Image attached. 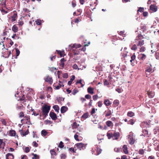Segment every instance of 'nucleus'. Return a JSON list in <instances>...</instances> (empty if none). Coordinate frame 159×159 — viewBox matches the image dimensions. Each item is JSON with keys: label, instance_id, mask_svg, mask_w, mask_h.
I'll list each match as a JSON object with an SVG mask.
<instances>
[{"label": "nucleus", "instance_id": "53", "mask_svg": "<svg viewBox=\"0 0 159 159\" xmlns=\"http://www.w3.org/2000/svg\"><path fill=\"white\" fill-rule=\"evenodd\" d=\"M116 90L119 93H121V90L120 88H118L116 89Z\"/></svg>", "mask_w": 159, "mask_h": 159}, {"label": "nucleus", "instance_id": "19", "mask_svg": "<svg viewBox=\"0 0 159 159\" xmlns=\"http://www.w3.org/2000/svg\"><path fill=\"white\" fill-rule=\"evenodd\" d=\"M87 90L88 92L91 94H93L94 93L93 89L91 87H89L88 88Z\"/></svg>", "mask_w": 159, "mask_h": 159}, {"label": "nucleus", "instance_id": "33", "mask_svg": "<svg viewBox=\"0 0 159 159\" xmlns=\"http://www.w3.org/2000/svg\"><path fill=\"white\" fill-rule=\"evenodd\" d=\"M50 153L52 156L53 157L54 156L56 155V152L54 150H50Z\"/></svg>", "mask_w": 159, "mask_h": 159}, {"label": "nucleus", "instance_id": "8", "mask_svg": "<svg viewBox=\"0 0 159 159\" xmlns=\"http://www.w3.org/2000/svg\"><path fill=\"white\" fill-rule=\"evenodd\" d=\"M44 80L46 82L49 83L50 84H52V78L48 75L46 77L44 78Z\"/></svg>", "mask_w": 159, "mask_h": 159}, {"label": "nucleus", "instance_id": "63", "mask_svg": "<svg viewBox=\"0 0 159 159\" xmlns=\"http://www.w3.org/2000/svg\"><path fill=\"white\" fill-rule=\"evenodd\" d=\"M60 55L61 57H64V56L65 55L64 51L61 52V53Z\"/></svg>", "mask_w": 159, "mask_h": 159}, {"label": "nucleus", "instance_id": "47", "mask_svg": "<svg viewBox=\"0 0 159 159\" xmlns=\"http://www.w3.org/2000/svg\"><path fill=\"white\" fill-rule=\"evenodd\" d=\"M93 99L94 100H96L98 98V96L97 95H94L93 97Z\"/></svg>", "mask_w": 159, "mask_h": 159}, {"label": "nucleus", "instance_id": "32", "mask_svg": "<svg viewBox=\"0 0 159 159\" xmlns=\"http://www.w3.org/2000/svg\"><path fill=\"white\" fill-rule=\"evenodd\" d=\"M89 116V114L87 113L84 114L82 116V118L84 119H85L87 118Z\"/></svg>", "mask_w": 159, "mask_h": 159}, {"label": "nucleus", "instance_id": "64", "mask_svg": "<svg viewBox=\"0 0 159 159\" xmlns=\"http://www.w3.org/2000/svg\"><path fill=\"white\" fill-rule=\"evenodd\" d=\"M121 159H127V157L126 155H123L122 156Z\"/></svg>", "mask_w": 159, "mask_h": 159}, {"label": "nucleus", "instance_id": "40", "mask_svg": "<svg viewBox=\"0 0 159 159\" xmlns=\"http://www.w3.org/2000/svg\"><path fill=\"white\" fill-rule=\"evenodd\" d=\"M19 116L21 118L24 117V113L23 112H21L19 113Z\"/></svg>", "mask_w": 159, "mask_h": 159}, {"label": "nucleus", "instance_id": "14", "mask_svg": "<svg viewBox=\"0 0 159 159\" xmlns=\"http://www.w3.org/2000/svg\"><path fill=\"white\" fill-rule=\"evenodd\" d=\"M136 58V56L135 55V53H134L133 55H132L131 57V59L130 60V62L131 63V64L132 65H134L133 64L134 63L133 62V61H134V60H135Z\"/></svg>", "mask_w": 159, "mask_h": 159}, {"label": "nucleus", "instance_id": "51", "mask_svg": "<svg viewBox=\"0 0 159 159\" xmlns=\"http://www.w3.org/2000/svg\"><path fill=\"white\" fill-rule=\"evenodd\" d=\"M29 151L30 149L28 147H26L25 149V152L26 153H28L29 152Z\"/></svg>", "mask_w": 159, "mask_h": 159}, {"label": "nucleus", "instance_id": "31", "mask_svg": "<svg viewBox=\"0 0 159 159\" xmlns=\"http://www.w3.org/2000/svg\"><path fill=\"white\" fill-rule=\"evenodd\" d=\"M5 143L2 139H0V148H3Z\"/></svg>", "mask_w": 159, "mask_h": 159}, {"label": "nucleus", "instance_id": "46", "mask_svg": "<svg viewBox=\"0 0 159 159\" xmlns=\"http://www.w3.org/2000/svg\"><path fill=\"white\" fill-rule=\"evenodd\" d=\"M59 147L61 148H63L64 147V145L63 144V143L61 141L59 144Z\"/></svg>", "mask_w": 159, "mask_h": 159}, {"label": "nucleus", "instance_id": "38", "mask_svg": "<svg viewBox=\"0 0 159 159\" xmlns=\"http://www.w3.org/2000/svg\"><path fill=\"white\" fill-rule=\"evenodd\" d=\"M134 124V120L132 119H130L129 121L128 124L133 125Z\"/></svg>", "mask_w": 159, "mask_h": 159}, {"label": "nucleus", "instance_id": "13", "mask_svg": "<svg viewBox=\"0 0 159 159\" xmlns=\"http://www.w3.org/2000/svg\"><path fill=\"white\" fill-rule=\"evenodd\" d=\"M6 159H13L14 156L13 155L10 153H7L6 155Z\"/></svg>", "mask_w": 159, "mask_h": 159}, {"label": "nucleus", "instance_id": "49", "mask_svg": "<svg viewBox=\"0 0 159 159\" xmlns=\"http://www.w3.org/2000/svg\"><path fill=\"white\" fill-rule=\"evenodd\" d=\"M78 135L77 134H75L74 135V138L75 139L78 141H79V139H78Z\"/></svg>", "mask_w": 159, "mask_h": 159}, {"label": "nucleus", "instance_id": "48", "mask_svg": "<svg viewBox=\"0 0 159 159\" xmlns=\"http://www.w3.org/2000/svg\"><path fill=\"white\" fill-rule=\"evenodd\" d=\"M104 85H107L109 84L108 82L106 80H105L104 82Z\"/></svg>", "mask_w": 159, "mask_h": 159}, {"label": "nucleus", "instance_id": "17", "mask_svg": "<svg viewBox=\"0 0 159 159\" xmlns=\"http://www.w3.org/2000/svg\"><path fill=\"white\" fill-rule=\"evenodd\" d=\"M75 79V76L73 75H72L71 76V79L69 81L68 83V85H70L71 84L72 81L74 80Z\"/></svg>", "mask_w": 159, "mask_h": 159}, {"label": "nucleus", "instance_id": "12", "mask_svg": "<svg viewBox=\"0 0 159 159\" xmlns=\"http://www.w3.org/2000/svg\"><path fill=\"white\" fill-rule=\"evenodd\" d=\"M66 61V60L63 58L61 59L60 63V66L61 67V69H63L64 68L65 65L64 62Z\"/></svg>", "mask_w": 159, "mask_h": 159}, {"label": "nucleus", "instance_id": "37", "mask_svg": "<svg viewBox=\"0 0 159 159\" xmlns=\"http://www.w3.org/2000/svg\"><path fill=\"white\" fill-rule=\"evenodd\" d=\"M82 82V80H78L76 82V84H80L81 85V87H83L84 86V84H83L81 82Z\"/></svg>", "mask_w": 159, "mask_h": 159}, {"label": "nucleus", "instance_id": "23", "mask_svg": "<svg viewBox=\"0 0 159 159\" xmlns=\"http://www.w3.org/2000/svg\"><path fill=\"white\" fill-rule=\"evenodd\" d=\"M9 134L11 136H15L16 135L15 131L14 130H10L9 132Z\"/></svg>", "mask_w": 159, "mask_h": 159}, {"label": "nucleus", "instance_id": "58", "mask_svg": "<svg viewBox=\"0 0 159 159\" xmlns=\"http://www.w3.org/2000/svg\"><path fill=\"white\" fill-rule=\"evenodd\" d=\"M77 11V12H79V14H76V12H74L73 13V15L75 16V15H76V16H78V15H79L80 14V11Z\"/></svg>", "mask_w": 159, "mask_h": 159}, {"label": "nucleus", "instance_id": "5", "mask_svg": "<svg viewBox=\"0 0 159 159\" xmlns=\"http://www.w3.org/2000/svg\"><path fill=\"white\" fill-rule=\"evenodd\" d=\"M145 73L147 75H149L153 72V70L152 69V65L149 64V66H147L145 71Z\"/></svg>", "mask_w": 159, "mask_h": 159}, {"label": "nucleus", "instance_id": "29", "mask_svg": "<svg viewBox=\"0 0 159 159\" xmlns=\"http://www.w3.org/2000/svg\"><path fill=\"white\" fill-rule=\"evenodd\" d=\"M139 47H141L139 50L140 52H144L145 51L146 48L145 47H143V46H139Z\"/></svg>", "mask_w": 159, "mask_h": 159}, {"label": "nucleus", "instance_id": "18", "mask_svg": "<svg viewBox=\"0 0 159 159\" xmlns=\"http://www.w3.org/2000/svg\"><path fill=\"white\" fill-rule=\"evenodd\" d=\"M127 116L130 117H132L134 116V113L132 111H129L128 112Z\"/></svg>", "mask_w": 159, "mask_h": 159}, {"label": "nucleus", "instance_id": "61", "mask_svg": "<svg viewBox=\"0 0 159 159\" xmlns=\"http://www.w3.org/2000/svg\"><path fill=\"white\" fill-rule=\"evenodd\" d=\"M61 87V84H59L56 87V88L57 89H59Z\"/></svg>", "mask_w": 159, "mask_h": 159}, {"label": "nucleus", "instance_id": "11", "mask_svg": "<svg viewBox=\"0 0 159 159\" xmlns=\"http://www.w3.org/2000/svg\"><path fill=\"white\" fill-rule=\"evenodd\" d=\"M127 146L126 145H124L122 148L125 154H127L129 153Z\"/></svg>", "mask_w": 159, "mask_h": 159}, {"label": "nucleus", "instance_id": "7", "mask_svg": "<svg viewBox=\"0 0 159 159\" xmlns=\"http://www.w3.org/2000/svg\"><path fill=\"white\" fill-rule=\"evenodd\" d=\"M77 147L80 150L82 149H84L85 148V146L84 145V144L82 143H79L76 144V145Z\"/></svg>", "mask_w": 159, "mask_h": 159}, {"label": "nucleus", "instance_id": "42", "mask_svg": "<svg viewBox=\"0 0 159 159\" xmlns=\"http://www.w3.org/2000/svg\"><path fill=\"white\" fill-rule=\"evenodd\" d=\"M2 123L4 125H6L7 123L5 120L4 119H2L1 120Z\"/></svg>", "mask_w": 159, "mask_h": 159}, {"label": "nucleus", "instance_id": "20", "mask_svg": "<svg viewBox=\"0 0 159 159\" xmlns=\"http://www.w3.org/2000/svg\"><path fill=\"white\" fill-rule=\"evenodd\" d=\"M12 30L14 32H16L18 31V28L16 25H14L12 27Z\"/></svg>", "mask_w": 159, "mask_h": 159}, {"label": "nucleus", "instance_id": "3", "mask_svg": "<svg viewBox=\"0 0 159 159\" xmlns=\"http://www.w3.org/2000/svg\"><path fill=\"white\" fill-rule=\"evenodd\" d=\"M134 134L133 133H130L128 135V139L129 143L131 145L134 144L135 140L134 139Z\"/></svg>", "mask_w": 159, "mask_h": 159}, {"label": "nucleus", "instance_id": "55", "mask_svg": "<svg viewBox=\"0 0 159 159\" xmlns=\"http://www.w3.org/2000/svg\"><path fill=\"white\" fill-rule=\"evenodd\" d=\"M24 117L27 120H29L30 119V116L28 115H26Z\"/></svg>", "mask_w": 159, "mask_h": 159}, {"label": "nucleus", "instance_id": "10", "mask_svg": "<svg viewBox=\"0 0 159 159\" xmlns=\"http://www.w3.org/2000/svg\"><path fill=\"white\" fill-rule=\"evenodd\" d=\"M139 58L140 60L143 61L146 58V55L143 53H141L139 55Z\"/></svg>", "mask_w": 159, "mask_h": 159}, {"label": "nucleus", "instance_id": "9", "mask_svg": "<svg viewBox=\"0 0 159 159\" xmlns=\"http://www.w3.org/2000/svg\"><path fill=\"white\" fill-rule=\"evenodd\" d=\"M49 116L53 120H55L57 118L56 114L54 112H50L49 114Z\"/></svg>", "mask_w": 159, "mask_h": 159}, {"label": "nucleus", "instance_id": "52", "mask_svg": "<svg viewBox=\"0 0 159 159\" xmlns=\"http://www.w3.org/2000/svg\"><path fill=\"white\" fill-rule=\"evenodd\" d=\"M63 77L64 78H67L68 77V75L67 73H65L63 74Z\"/></svg>", "mask_w": 159, "mask_h": 159}, {"label": "nucleus", "instance_id": "56", "mask_svg": "<svg viewBox=\"0 0 159 159\" xmlns=\"http://www.w3.org/2000/svg\"><path fill=\"white\" fill-rule=\"evenodd\" d=\"M85 98L87 99H89L91 98V96L89 94H87L85 96Z\"/></svg>", "mask_w": 159, "mask_h": 159}, {"label": "nucleus", "instance_id": "36", "mask_svg": "<svg viewBox=\"0 0 159 159\" xmlns=\"http://www.w3.org/2000/svg\"><path fill=\"white\" fill-rule=\"evenodd\" d=\"M144 152V151L143 149H140L139 150V153L140 155H143Z\"/></svg>", "mask_w": 159, "mask_h": 159}, {"label": "nucleus", "instance_id": "45", "mask_svg": "<svg viewBox=\"0 0 159 159\" xmlns=\"http://www.w3.org/2000/svg\"><path fill=\"white\" fill-rule=\"evenodd\" d=\"M77 126H78V125H77V124L75 122L73 123V128H76V127H77Z\"/></svg>", "mask_w": 159, "mask_h": 159}, {"label": "nucleus", "instance_id": "62", "mask_svg": "<svg viewBox=\"0 0 159 159\" xmlns=\"http://www.w3.org/2000/svg\"><path fill=\"white\" fill-rule=\"evenodd\" d=\"M69 150L70 151L73 152H75V149L73 148H69Z\"/></svg>", "mask_w": 159, "mask_h": 159}, {"label": "nucleus", "instance_id": "2", "mask_svg": "<svg viewBox=\"0 0 159 159\" xmlns=\"http://www.w3.org/2000/svg\"><path fill=\"white\" fill-rule=\"evenodd\" d=\"M50 109V106L47 105H44L42 108L43 114L45 116H47Z\"/></svg>", "mask_w": 159, "mask_h": 159}, {"label": "nucleus", "instance_id": "30", "mask_svg": "<svg viewBox=\"0 0 159 159\" xmlns=\"http://www.w3.org/2000/svg\"><path fill=\"white\" fill-rule=\"evenodd\" d=\"M81 46V45L80 44H74L72 45V47L73 48H77L80 47Z\"/></svg>", "mask_w": 159, "mask_h": 159}, {"label": "nucleus", "instance_id": "54", "mask_svg": "<svg viewBox=\"0 0 159 159\" xmlns=\"http://www.w3.org/2000/svg\"><path fill=\"white\" fill-rule=\"evenodd\" d=\"M157 147L155 148V149L156 151H159V143L156 146Z\"/></svg>", "mask_w": 159, "mask_h": 159}, {"label": "nucleus", "instance_id": "43", "mask_svg": "<svg viewBox=\"0 0 159 159\" xmlns=\"http://www.w3.org/2000/svg\"><path fill=\"white\" fill-rule=\"evenodd\" d=\"M102 150L101 149L98 148H97V152H98V155L100 154L102 152Z\"/></svg>", "mask_w": 159, "mask_h": 159}, {"label": "nucleus", "instance_id": "44", "mask_svg": "<svg viewBox=\"0 0 159 159\" xmlns=\"http://www.w3.org/2000/svg\"><path fill=\"white\" fill-rule=\"evenodd\" d=\"M16 57H17L19 55L20 53V52L19 50L17 48H16Z\"/></svg>", "mask_w": 159, "mask_h": 159}, {"label": "nucleus", "instance_id": "27", "mask_svg": "<svg viewBox=\"0 0 159 159\" xmlns=\"http://www.w3.org/2000/svg\"><path fill=\"white\" fill-rule=\"evenodd\" d=\"M149 124L150 123H149V122L148 123L146 122H143L141 123V125L143 126L144 125H145V126L146 127H148L149 126Z\"/></svg>", "mask_w": 159, "mask_h": 159}, {"label": "nucleus", "instance_id": "6", "mask_svg": "<svg viewBox=\"0 0 159 159\" xmlns=\"http://www.w3.org/2000/svg\"><path fill=\"white\" fill-rule=\"evenodd\" d=\"M147 94L149 98H152L155 95V93L154 91L148 90L147 91Z\"/></svg>", "mask_w": 159, "mask_h": 159}, {"label": "nucleus", "instance_id": "39", "mask_svg": "<svg viewBox=\"0 0 159 159\" xmlns=\"http://www.w3.org/2000/svg\"><path fill=\"white\" fill-rule=\"evenodd\" d=\"M72 5L73 7H75L76 6V1L75 0H73L72 2Z\"/></svg>", "mask_w": 159, "mask_h": 159}, {"label": "nucleus", "instance_id": "22", "mask_svg": "<svg viewBox=\"0 0 159 159\" xmlns=\"http://www.w3.org/2000/svg\"><path fill=\"white\" fill-rule=\"evenodd\" d=\"M17 13L14 11L13 12V15L11 16L13 21H15L16 20V18L17 17Z\"/></svg>", "mask_w": 159, "mask_h": 159}, {"label": "nucleus", "instance_id": "35", "mask_svg": "<svg viewBox=\"0 0 159 159\" xmlns=\"http://www.w3.org/2000/svg\"><path fill=\"white\" fill-rule=\"evenodd\" d=\"M41 134L44 136H46L47 134V132L44 130H42Z\"/></svg>", "mask_w": 159, "mask_h": 159}, {"label": "nucleus", "instance_id": "28", "mask_svg": "<svg viewBox=\"0 0 159 159\" xmlns=\"http://www.w3.org/2000/svg\"><path fill=\"white\" fill-rule=\"evenodd\" d=\"M53 108L56 111L58 112L59 108V107L57 105H56L54 106L53 107Z\"/></svg>", "mask_w": 159, "mask_h": 159}, {"label": "nucleus", "instance_id": "16", "mask_svg": "<svg viewBox=\"0 0 159 159\" xmlns=\"http://www.w3.org/2000/svg\"><path fill=\"white\" fill-rule=\"evenodd\" d=\"M157 6L154 4H151L150 7V10H157Z\"/></svg>", "mask_w": 159, "mask_h": 159}, {"label": "nucleus", "instance_id": "60", "mask_svg": "<svg viewBox=\"0 0 159 159\" xmlns=\"http://www.w3.org/2000/svg\"><path fill=\"white\" fill-rule=\"evenodd\" d=\"M33 145L34 146L37 147L38 146V144L36 143V142L34 141L33 143Z\"/></svg>", "mask_w": 159, "mask_h": 159}, {"label": "nucleus", "instance_id": "25", "mask_svg": "<svg viewBox=\"0 0 159 159\" xmlns=\"http://www.w3.org/2000/svg\"><path fill=\"white\" fill-rule=\"evenodd\" d=\"M104 103L106 106H109V101L108 99H105L104 100Z\"/></svg>", "mask_w": 159, "mask_h": 159}, {"label": "nucleus", "instance_id": "24", "mask_svg": "<svg viewBox=\"0 0 159 159\" xmlns=\"http://www.w3.org/2000/svg\"><path fill=\"white\" fill-rule=\"evenodd\" d=\"M119 103V101L118 100H116L114 101L113 103V105H114V107H117L118 106Z\"/></svg>", "mask_w": 159, "mask_h": 159}, {"label": "nucleus", "instance_id": "21", "mask_svg": "<svg viewBox=\"0 0 159 159\" xmlns=\"http://www.w3.org/2000/svg\"><path fill=\"white\" fill-rule=\"evenodd\" d=\"M143 133L144 134V136H149V134L148 133V131L147 129H143Z\"/></svg>", "mask_w": 159, "mask_h": 159}, {"label": "nucleus", "instance_id": "15", "mask_svg": "<svg viewBox=\"0 0 159 159\" xmlns=\"http://www.w3.org/2000/svg\"><path fill=\"white\" fill-rule=\"evenodd\" d=\"M68 109L67 107L65 106L62 107L61 109V113H64L66 112Z\"/></svg>", "mask_w": 159, "mask_h": 159}, {"label": "nucleus", "instance_id": "59", "mask_svg": "<svg viewBox=\"0 0 159 159\" xmlns=\"http://www.w3.org/2000/svg\"><path fill=\"white\" fill-rule=\"evenodd\" d=\"M61 158L62 159H65L66 157V156L64 154H61Z\"/></svg>", "mask_w": 159, "mask_h": 159}, {"label": "nucleus", "instance_id": "4", "mask_svg": "<svg viewBox=\"0 0 159 159\" xmlns=\"http://www.w3.org/2000/svg\"><path fill=\"white\" fill-rule=\"evenodd\" d=\"M120 136L118 132H115L113 133H110V139L112 138L113 140H117Z\"/></svg>", "mask_w": 159, "mask_h": 159}, {"label": "nucleus", "instance_id": "50", "mask_svg": "<svg viewBox=\"0 0 159 159\" xmlns=\"http://www.w3.org/2000/svg\"><path fill=\"white\" fill-rule=\"evenodd\" d=\"M102 103L101 101H99L98 102V106L99 107H101L102 105Z\"/></svg>", "mask_w": 159, "mask_h": 159}, {"label": "nucleus", "instance_id": "34", "mask_svg": "<svg viewBox=\"0 0 159 159\" xmlns=\"http://www.w3.org/2000/svg\"><path fill=\"white\" fill-rule=\"evenodd\" d=\"M35 22L37 25H40L41 24V20L40 19L37 20Z\"/></svg>", "mask_w": 159, "mask_h": 159}, {"label": "nucleus", "instance_id": "1", "mask_svg": "<svg viewBox=\"0 0 159 159\" xmlns=\"http://www.w3.org/2000/svg\"><path fill=\"white\" fill-rule=\"evenodd\" d=\"M144 38V37L141 34H138L134 39V42L136 44L132 46L131 48V49L135 51L137 50L138 47L143 46L144 43V40L143 39Z\"/></svg>", "mask_w": 159, "mask_h": 159}, {"label": "nucleus", "instance_id": "26", "mask_svg": "<svg viewBox=\"0 0 159 159\" xmlns=\"http://www.w3.org/2000/svg\"><path fill=\"white\" fill-rule=\"evenodd\" d=\"M153 139V145L155 146H156L157 145V144H159V142L156 139Z\"/></svg>", "mask_w": 159, "mask_h": 159}, {"label": "nucleus", "instance_id": "41", "mask_svg": "<svg viewBox=\"0 0 159 159\" xmlns=\"http://www.w3.org/2000/svg\"><path fill=\"white\" fill-rule=\"evenodd\" d=\"M78 91L77 90H76V89H74L73 90V91H72V94L74 95H75L78 92Z\"/></svg>", "mask_w": 159, "mask_h": 159}, {"label": "nucleus", "instance_id": "57", "mask_svg": "<svg viewBox=\"0 0 159 159\" xmlns=\"http://www.w3.org/2000/svg\"><path fill=\"white\" fill-rule=\"evenodd\" d=\"M148 14V12L147 11L143 12V15L144 16H147Z\"/></svg>", "mask_w": 159, "mask_h": 159}]
</instances>
